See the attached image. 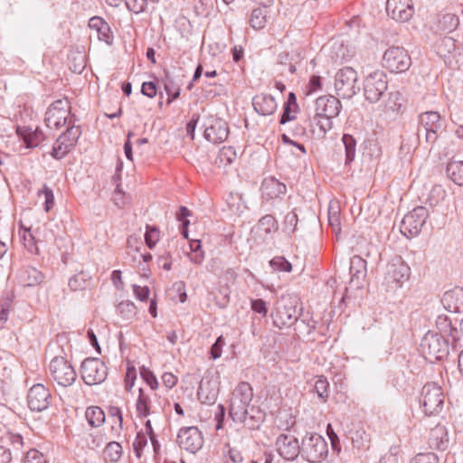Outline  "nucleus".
Instances as JSON below:
<instances>
[{"label":"nucleus","mask_w":463,"mask_h":463,"mask_svg":"<svg viewBox=\"0 0 463 463\" xmlns=\"http://www.w3.org/2000/svg\"><path fill=\"white\" fill-rule=\"evenodd\" d=\"M328 223L332 227L333 232L337 235L341 232V222L339 212L330 207L328 212Z\"/></svg>","instance_id":"58"},{"label":"nucleus","mask_w":463,"mask_h":463,"mask_svg":"<svg viewBox=\"0 0 463 463\" xmlns=\"http://www.w3.org/2000/svg\"><path fill=\"white\" fill-rule=\"evenodd\" d=\"M176 442L181 449L195 454L203 446V436L198 427H183L179 430Z\"/></svg>","instance_id":"16"},{"label":"nucleus","mask_w":463,"mask_h":463,"mask_svg":"<svg viewBox=\"0 0 463 463\" xmlns=\"http://www.w3.org/2000/svg\"><path fill=\"white\" fill-rule=\"evenodd\" d=\"M448 176L458 185H463V161H451L448 164Z\"/></svg>","instance_id":"33"},{"label":"nucleus","mask_w":463,"mask_h":463,"mask_svg":"<svg viewBox=\"0 0 463 463\" xmlns=\"http://www.w3.org/2000/svg\"><path fill=\"white\" fill-rule=\"evenodd\" d=\"M85 417L91 427H99L105 421V413L100 407L91 406L86 410Z\"/></svg>","instance_id":"34"},{"label":"nucleus","mask_w":463,"mask_h":463,"mask_svg":"<svg viewBox=\"0 0 463 463\" xmlns=\"http://www.w3.org/2000/svg\"><path fill=\"white\" fill-rule=\"evenodd\" d=\"M151 401L148 395L145 394L144 391L139 389V395L136 403V410L137 417L145 418L150 413Z\"/></svg>","instance_id":"36"},{"label":"nucleus","mask_w":463,"mask_h":463,"mask_svg":"<svg viewBox=\"0 0 463 463\" xmlns=\"http://www.w3.org/2000/svg\"><path fill=\"white\" fill-rule=\"evenodd\" d=\"M44 121L49 128L59 129L61 127L71 126V103L68 99H61L53 101L47 109Z\"/></svg>","instance_id":"6"},{"label":"nucleus","mask_w":463,"mask_h":463,"mask_svg":"<svg viewBox=\"0 0 463 463\" xmlns=\"http://www.w3.org/2000/svg\"><path fill=\"white\" fill-rule=\"evenodd\" d=\"M459 18L455 14H445L439 20L438 28L442 32L450 33L458 28Z\"/></svg>","instance_id":"35"},{"label":"nucleus","mask_w":463,"mask_h":463,"mask_svg":"<svg viewBox=\"0 0 463 463\" xmlns=\"http://www.w3.org/2000/svg\"><path fill=\"white\" fill-rule=\"evenodd\" d=\"M89 27L96 31L97 37L99 41L105 42L107 44H111L113 42V35L109 24L101 17L93 16L89 21Z\"/></svg>","instance_id":"29"},{"label":"nucleus","mask_w":463,"mask_h":463,"mask_svg":"<svg viewBox=\"0 0 463 463\" xmlns=\"http://www.w3.org/2000/svg\"><path fill=\"white\" fill-rule=\"evenodd\" d=\"M17 134L22 137L27 148L37 146L39 144L38 135L28 128H17Z\"/></svg>","instance_id":"43"},{"label":"nucleus","mask_w":463,"mask_h":463,"mask_svg":"<svg viewBox=\"0 0 463 463\" xmlns=\"http://www.w3.org/2000/svg\"><path fill=\"white\" fill-rule=\"evenodd\" d=\"M411 463H439V458L434 453H420L414 457Z\"/></svg>","instance_id":"63"},{"label":"nucleus","mask_w":463,"mask_h":463,"mask_svg":"<svg viewBox=\"0 0 463 463\" xmlns=\"http://www.w3.org/2000/svg\"><path fill=\"white\" fill-rule=\"evenodd\" d=\"M342 141L345 150V164H350L355 157L356 140L352 135L344 134Z\"/></svg>","instance_id":"41"},{"label":"nucleus","mask_w":463,"mask_h":463,"mask_svg":"<svg viewBox=\"0 0 463 463\" xmlns=\"http://www.w3.org/2000/svg\"><path fill=\"white\" fill-rule=\"evenodd\" d=\"M121 456L122 447L118 442L116 441L109 442L103 451V457L107 461L118 462Z\"/></svg>","instance_id":"39"},{"label":"nucleus","mask_w":463,"mask_h":463,"mask_svg":"<svg viewBox=\"0 0 463 463\" xmlns=\"http://www.w3.org/2000/svg\"><path fill=\"white\" fill-rule=\"evenodd\" d=\"M49 370L52 379L62 387H69L76 381V371L64 357L52 358L49 364Z\"/></svg>","instance_id":"13"},{"label":"nucleus","mask_w":463,"mask_h":463,"mask_svg":"<svg viewBox=\"0 0 463 463\" xmlns=\"http://www.w3.org/2000/svg\"><path fill=\"white\" fill-rule=\"evenodd\" d=\"M441 117L437 111H426L419 116V125L417 128L418 141L421 143L422 133H425V144L433 146L439 137V132L441 130Z\"/></svg>","instance_id":"5"},{"label":"nucleus","mask_w":463,"mask_h":463,"mask_svg":"<svg viewBox=\"0 0 463 463\" xmlns=\"http://www.w3.org/2000/svg\"><path fill=\"white\" fill-rule=\"evenodd\" d=\"M358 75L352 67L340 69L335 76V88L337 95L343 99H350L356 94Z\"/></svg>","instance_id":"12"},{"label":"nucleus","mask_w":463,"mask_h":463,"mask_svg":"<svg viewBox=\"0 0 463 463\" xmlns=\"http://www.w3.org/2000/svg\"><path fill=\"white\" fill-rule=\"evenodd\" d=\"M1 442L11 449V455L14 460H23L26 452L24 450V442L22 435L7 431L1 437Z\"/></svg>","instance_id":"24"},{"label":"nucleus","mask_w":463,"mask_h":463,"mask_svg":"<svg viewBox=\"0 0 463 463\" xmlns=\"http://www.w3.org/2000/svg\"><path fill=\"white\" fill-rule=\"evenodd\" d=\"M267 24V10L264 8H256L251 12L250 24L255 30H260Z\"/></svg>","instance_id":"38"},{"label":"nucleus","mask_w":463,"mask_h":463,"mask_svg":"<svg viewBox=\"0 0 463 463\" xmlns=\"http://www.w3.org/2000/svg\"><path fill=\"white\" fill-rule=\"evenodd\" d=\"M242 416L239 419H232L234 422L242 423L250 430H258L265 420L266 413L260 406L250 404L248 408L242 410Z\"/></svg>","instance_id":"21"},{"label":"nucleus","mask_w":463,"mask_h":463,"mask_svg":"<svg viewBox=\"0 0 463 463\" xmlns=\"http://www.w3.org/2000/svg\"><path fill=\"white\" fill-rule=\"evenodd\" d=\"M118 313L124 318L129 319L136 314V306L131 301H121L117 307Z\"/></svg>","instance_id":"52"},{"label":"nucleus","mask_w":463,"mask_h":463,"mask_svg":"<svg viewBox=\"0 0 463 463\" xmlns=\"http://www.w3.org/2000/svg\"><path fill=\"white\" fill-rule=\"evenodd\" d=\"M80 135L81 130L79 126L72 124L68 127L54 143L51 153L52 156L55 159L63 158L75 146Z\"/></svg>","instance_id":"15"},{"label":"nucleus","mask_w":463,"mask_h":463,"mask_svg":"<svg viewBox=\"0 0 463 463\" xmlns=\"http://www.w3.org/2000/svg\"><path fill=\"white\" fill-rule=\"evenodd\" d=\"M431 439H436L437 441L434 443L438 449H446L448 446V439H444L447 436L445 430L441 427H437L436 429L431 430Z\"/></svg>","instance_id":"47"},{"label":"nucleus","mask_w":463,"mask_h":463,"mask_svg":"<svg viewBox=\"0 0 463 463\" xmlns=\"http://www.w3.org/2000/svg\"><path fill=\"white\" fill-rule=\"evenodd\" d=\"M388 89L386 74L380 70L366 76L364 81V98L370 103L378 102Z\"/></svg>","instance_id":"10"},{"label":"nucleus","mask_w":463,"mask_h":463,"mask_svg":"<svg viewBox=\"0 0 463 463\" xmlns=\"http://www.w3.org/2000/svg\"><path fill=\"white\" fill-rule=\"evenodd\" d=\"M350 285L354 288H360L364 285V281L367 274L366 260L358 255H354L350 260Z\"/></svg>","instance_id":"22"},{"label":"nucleus","mask_w":463,"mask_h":463,"mask_svg":"<svg viewBox=\"0 0 463 463\" xmlns=\"http://www.w3.org/2000/svg\"><path fill=\"white\" fill-rule=\"evenodd\" d=\"M127 8L136 14L146 11L147 0H126Z\"/></svg>","instance_id":"57"},{"label":"nucleus","mask_w":463,"mask_h":463,"mask_svg":"<svg viewBox=\"0 0 463 463\" xmlns=\"http://www.w3.org/2000/svg\"><path fill=\"white\" fill-rule=\"evenodd\" d=\"M258 226L267 234L275 232L279 228L276 218L271 214H266L260 218Z\"/></svg>","instance_id":"42"},{"label":"nucleus","mask_w":463,"mask_h":463,"mask_svg":"<svg viewBox=\"0 0 463 463\" xmlns=\"http://www.w3.org/2000/svg\"><path fill=\"white\" fill-rule=\"evenodd\" d=\"M314 391L321 402H326L329 397V383L327 379L324 376H319L315 383Z\"/></svg>","instance_id":"40"},{"label":"nucleus","mask_w":463,"mask_h":463,"mask_svg":"<svg viewBox=\"0 0 463 463\" xmlns=\"http://www.w3.org/2000/svg\"><path fill=\"white\" fill-rule=\"evenodd\" d=\"M438 48L441 53H450L456 49V41L452 37L446 36L439 42Z\"/></svg>","instance_id":"60"},{"label":"nucleus","mask_w":463,"mask_h":463,"mask_svg":"<svg viewBox=\"0 0 463 463\" xmlns=\"http://www.w3.org/2000/svg\"><path fill=\"white\" fill-rule=\"evenodd\" d=\"M51 401V392L43 384L37 383L30 388L27 394V403L31 411H43L49 408Z\"/></svg>","instance_id":"18"},{"label":"nucleus","mask_w":463,"mask_h":463,"mask_svg":"<svg viewBox=\"0 0 463 463\" xmlns=\"http://www.w3.org/2000/svg\"><path fill=\"white\" fill-rule=\"evenodd\" d=\"M316 114L318 117H337L340 113L342 105L338 99L332 95L321 96L317 99Z\"/></svg>","instance_id":"23"},{"label":"nucleus","mask_w":463,"mask_h":463,"mask_svg":"<svg viewBox=\"0 0 463 463\" xmlns=\"http://www.w3.org/2000/svg\"><path fill=\"white\" fill-rule=\"evenodd\" d=\"M44 275L33 267H25L20 270L19 281L23 286L34 287L41 284Z\"/></svg>","instance_id":"30"},{"label":"nucleus","mask_w":463,"mask_h":463,"mask_svg":"<svg viewBox=\"0 0 463 463\" xmlns=\"http://www.w3.org/2000/svg\"><path fill=\"white\" fill-rule=\"evenodd\" d=\"M382 62L391 72L402 73L410 69L411 59L403 47L392 46L384 52Z\"/></svg>","instance_id":"9"},{"label":"nucleus","mask_w":463,"mask_h":463,"mask_svg":"<svg viewBox=\"0 0 463 463\" xmlns=\"http://www.w3.org/2000/svg\"><path fill=\"white\" fill-rule=\"evenodd\" d=\"M420 350L426 360L435 363L449 355V342L445 335L429 331L421 339Z\"/></svg>","instance_id":"2"},{"label":"nucleus","mask_w":463,"mask_h":463,"mask_svg":"<svg viewBox=\"0 0 463 463\" xmlns=\"http://www.w3.org/2000/svg\"><path fill=\"white\" fill-rule=\"evenodd\" d=\"M253 389L247 382H241L233 389L230 398L229 416L231 419H239L243 412L242 410L252 404Z\"/></svg>","instance_id":"7"},{"label":"nucleus","mask_w":463,"mask_h":463,"mask_svg":"<svg viewBox=\"0 0 463 463\" xmlns=\"http://www.w3.org/2000/svg\"><path fill=\"white\" fill-rule=\"evenodd\" d=\"M402 94L398 91H391L388 93V99L386 101V108L392 111H398L402 107Z\"/></svg>","instance_id":"53"},{"label":"nucleus","mask_w":463,"mask_h":463,"mask_svg":"<svg viewBox=\"0 0 463 463\" xmlns=\"http://www.w3.org/2000/svg\"><path fill=\"white\" fill-rule=\"evenodd\" d=\"M19 234L22 240L24 241V246L27 248L29 251L33 252L37 250L35 240L30 228H25L21 223Z\"/></svg>","instance_id":"44"},{"label":"nucleus","mask_w":463,"mask_h":463,"mask_svg":"<svg viewBox=\"0 0 463 463\" xmlns=\"http://www.w3.org/2000/svg\"><path fill=\"white\" fill-rule=\"evenodd\" d=\"M164 86L165 90L168 96L166 102L167 104H170L180 96V87L175 82L169 73L165 74L164 79Z\"/></svg>","instance_id":"37"},{"label":"nucleus","mask_w":463,"mask_h":463,"mask_svg":"<svg viewBox=\"0 0 463 463\" xmlns=\"http://www.w3.org/2000/svg\"><path fill=\"white\" fill-rule=\"evenodd\" d=\"M250 307L252 311L261 315L262 317H266L268 314L267 303L262 298L251 299Z\"/></svg>","instance_id":"62"},{"label":"nucleus","mask_w":463,"mask_h":463,"mask_svg":"<svg viewBox=\"0 0 463 463\" xmlns=\"http://www.w3.org/2000/svg\"><path fill=\"white\" fill-rule=\"evenodd\" d=\"M301 449V457L309 463H319L328 454L327 442L317 433L307 434L302 439Z\"/></svg>","instance_id":"4"},{"label":"nucleus","mask_w":463,"mask_h":463,"mask_svg":"<svg viewBox=\"0 0 463 463\" xmlns=\"http://www.w3.org/2000/svg\"><path fill=\"white\" fill-rule=\"evenodd\" d=\"M428 217L429 211L426 207H415L409 212L401 222L400 231L402 234L408 239L418 236Z\"/></svg>","instance_id":"11"},{"label":"nucleus","mask_w":463,"mask_h":463,"mask_svg":"<svg viewBox=\"0 0 463 463\" xmlns=\"http://www.w3.org/2000/svg\"><path fill=\"white\" fill-rule=\"evenodd\" d=\"M298 299L292 297H281L271 313L274 326L281 329L294 325L298 317Z\"/></svg>","instance_id":"3"},{"label":"nucleus","mask_w":463,"mask_h":463,"mask_svg":"<svg viewBox=\"0 0 463 463\" xmlns=\"http://www.w3.org/2000/svg\"><path fill=\"white\" fill-rule=\"evenodd\" d=\"M191 214V211L185 206H181L176 213V219L182 222V234L184 235V238H188L187 227L190 222L189 220H187V217L190 216Z\"/></svg>","instance_id":"51"},{"label":"nucleus","mask_w":463,"mask_h":463,"mask_svg":"<svg viewBox=\"0 0 463 463\" xmlns=\"http://www.w3.org/2000/svg\"><path fill=\"white\" fill-rule=\"evenodd\" d=\"M270 267L274 270L290 272L292 270L291 263L283 256H276L269 261Z\"/></svg>","instance_id":"49"},{"label":"nucleus","mask_w":463,"mask_h":463,"mask_svg":"<svg viewBox=\"0 0 463 463\" xmlns=\"http://www.w3.org/2000/svg\"><path fill=\"white\" fill-rule=\"evenodd\" d=\"M24 463H48L45 456L36 449H31L26 451Z\"/></svg>","instance_id":"54"},{"label":"nucleus","mask_w":463,"mask_h":463,"mask_svg":"<svg viewBox=\"0 0 463 463\" xmlns=\"http://www.w3.org/2000/svg\"><path fill=\"white\" fill-rule=\"evenodd\" d=\"M298 222V214L292 211L286 214L283 222V231L288 234H292L297 228Z\"/></svg>","instance_id":"48"},{"label":"nucleus","mask_w":463,"mask_h":463,"mask_svg":"<svg viewBox=\"0 0 463 463\" xmlns=\"http://www.w3.org/2000/svg\"><path fill=\"white\" fill-rule=\"evenodd\" d=\"M237 157V153L232 146H223L219 150L215 158V165L219 167L231 165Z\"/></svg>","instance_id":"32"},{"label":"nucleus","mask_w":463,"mask_h":463,"mask_svg":"<svg viewBox=\"0 0 463 463\" xmlns=\"http://www.w3.org/2000/svg\"><path fill=\"white\" fill-rule=\"evenodd\" d=\"M145 241L149 249H153L159 241V230L155 226L146 225Z\"/></svg>","instance_id":"50"},{"label":"nucleus","mask_w":463,"mask_h":463,"mask_svg":"<svg viewBox=\"0 0 463 463\" xmlns=\"http://www.w3.org/2000/svg\"><path fill=\"white\" fill-rule=\"evenodd\" d=\"M445 393L440 385L430 382L423 385L419 402L426 416H438L445 405Z\"/></svg>","instance_id":"1"},{"label":"nucleus","mask_w":463,"mask_h":463,"mask_svg":"<svg viewBox=\"0 0 463 463\" xmlns=\"http://www.w3.org/2000/svg\"><path fill=\"white\" fill-rule=\"evenodd\" d=\"M252 105L256 112L262 116L273 114L278 107L275 99L269 94H259L252 99Z\"/></svg>","instance_id":"28"},{"label":"nucleus","mask_w":463,"mask_h":463,"mask_svg":"<svg viewBox=\"0 0 463 463\" xmlns=\"http://www.w3.org/2000/svg\"><path fill=\"white\" fill-rule=\"evenodd\" d=\"M334 118L335 117L326 116L318 117L317 116V114H315L316 124L319 128L323 135H325L328 130H330L333 128L332 118Z\"/></svg>","instance_id":"59"},{"label":"nucleus","mask_w":463,"mask_h":463,"mask_svg":"<svg viewBox=\"0 0 463 463\" xmlns=\"http://www.w3.org/2000/svg\"><path fill=\"white\" fill-rule=\"evenodd\" d=\"M286 185L274 177H267L261 184L262 197L266 200H272L285 194Z\"/></svg>","instance_id":"25"},{"label":"nucleus","mask_w":463,"mask_h":463,"mask_svg":"<svg viewBox=\"0 0 463 463\" xmlns=\"http://www.w3.org/2000/svg\"><path fill=\"white\" fill-rule=\"evenodd\" d=\"M436 325L438 329L439 330V334L441 335H448L451 336L452 343H451V348L454 351H458L463 345H461V340L458 336V330L456 327L452 326L451 320L447 317L440 315L438 317Z\"/></svg>","instance_id":"26"},{"label":"nucleus","mask_w":463,"mask_h":463,"mask_svg":"<svg viewBox=\"0 0 463 463\" xmlns=\"http://www.w3.org/2000/svg\"><path fill=\"white\" fill-rule=\"evenodd\" d=\"M441 303L443 307L449 312H463V289L455 288L444 293Z\"/></svg>","instance_id":"27"},{"label":"nucleus","mask_w":463,"mask_h":463,"mask_svg":"<svg viewBox=\"0 0 463 463\" xmlns=\"http://www.w3.org/2000/svg\"><path fill=\"white\" fill-rule=\"evenodd\" d=\"M80 373L87 385H95L106 380L108 368L99 358H86L81 363Z\"/></svg>","instance_id":"14"},{"label":"nucleus","mask_w":463,"mask_h":463,"mask_svg":"<svg viewBox=\"0 0 463 463\" xmlns=\"http://www.w3.org/2000/svg\"><path fill=\"white\" fill-rule=\"evenodd\" d=\"M141 378L150 386L152 390H156L158 387V382L152 371L145 366L140 367Z\"/></svg>","instance_id":"56"},{"label":"nucleus","mask_w":463,"mask_h":463,"mask_svg":"<svg viewBox=\"0 0 463 463\" xmlns=\"http://www.w3.org/2000/svg\"><path fill=\"white\" fill-rule=\"evenodd\" d=\"M203 127L204 128V138L213 144L225 141L230 133L227 122L212 115L204 119Z\"/></svg>","instance_id":"17"},{"label":"nucleus","mask_w":463,"mask_h":463,"mask_svg":"<svg viewBox=\"0 0 463 463\" xmlns=\"http://www.w3.org/2000/svg\"><path fill=\"white\" fill-rule=\"evenodd\" d=\"M411 268L400 256H396L387 264L384 283L387 288L395 290L409 279Z\"/></svg>","instance_id":"8"},{"label":"nucleus","mask_w":463,"mask_h":463,"mask_svg":"<svg viewBox=\"0 0 463 463\" xmlns=\"http://www.w3.org/2000/svg\"><path fill=\"white\" fill-rule=\"evenodd\" d=\"M90 284L91 277L83 271L72 276L68 282V286L72 291L85 290Z\"/></svg>","instance_id":"31"},{"label":"nucleus","mask_w":463,"mask_h":463,"mask_svg":"<svg viewBox=\"0 0 463 463\" xmlns=\"http://www.w3.org/2000/svg\"><path fill=\"white\" fill-rule=\"evenodd\" d=\"M386 13L397 22H408L414 14L413 3L411 0H387Z\"/></svg>","instance_id":"19"},{"label":"nucleus","mask_w":463,"mask_h":463,"mask_svg":"<svg viewBox=\"0 0 463 463\" xmlns=\"http://www.w3.org/2000/svg\"><path fill=\"white\" fill-rule=\"evenodd\" d=\"M146 444H147L146 435L142 431L137 432V437L133 443V449H134L135 454L137 458H141L143 449L146 446Z\"/></svg>","instance_id":"55"},{"label":"nucleus","mask_w":463,"mask_h":463,"mask_svg":"<svg viewBox=\"0 0 463 463\" xmlns=\"http://www.w3.org/2000/svg\"><path fill=\"white\" fill-rule=\"evenodd\" d=\"M37 194L38 197H44L43 210L46 213L50 212L54 206V195L52 190L44 184L43 188L38 191Z\"/></svg>","instance_id":"45"},{"label":"nucleus","mask_w":463,"mask_h":463,"mask_svg":"<svg viewBox=\"0 0 463 463\" xmlns=\"http://www.w3.org/2000/svg\"><path fill=\"white\" fill-rule=\"evenodd\" d=\"M352 443L359 450H367L370 448V439L365 431H356L352 437Z\"/></svg>","instance_id":"46"},{"label":"nucleus","mask_w":463,"mask_h":463,"mask_svg":"<svg viewBox=\"0 0 463 463\" xmlns=\"http://www.w3.org/2000/svg\"><path fill=\"white\" fill-rule=\"evenodd\" d=\"M224 345H225L224 337L222 335L218 336L216 341L214 342V344L211 346V349H210L211 358H213V360L220 358L222 355V347L224 346Z\"/></svg>","instance_id":"61"},{"label":"nucleus","mask_w":463,"mask_h":463,"mask_svg":"<svg viewBox=\"0 0 463 463\" xmlns=\"http://www.w3.org/2000/svg\"><path fill=\"white\" fill-rule=\"evenodd\" d=\"M276 447L279 454L286 460L293 461L301 455V445L291 434H280L277 438Z\"/></svg>","instance_id":"20"},{"label":"nucleus","mask_w":463,"mask_h":463,"mask_svg":"<svg viewBox=\"0 0 463 463\" xmlns=\"http://www.w3.org/2000/svg\"><path fill=\"white\" fill-rule=\"evenodd\" d=\"M213 7V0H197L194 9L197 14L206 15Z\"/></svg>","instance_id":"64"}]
</instances>
